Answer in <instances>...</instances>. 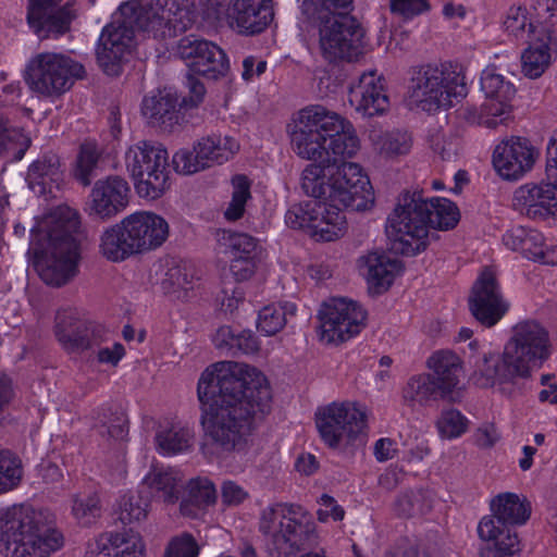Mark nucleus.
I'll return each instance as SVG.
<instances>
[{
	"mask_svg": "<svg viewBox=\"0 0 557 557\" xmlns=\"http://www.w3.org/2000/svg\"><path fill=\"white\" fill-rule=\"evenodd\" d=\"M197 395L200 424L219 455L246 448L251 418L263 413L271 399L263 373L235 361H220L207 368L198 381Z\"/></svg>",
	"mask_w": 557,
	"mask_h": 557,
	"instance_id": "1",
	"label": "nucleus"
},
{
	"mask_svg": "<svg viewBox=\"0 0 557 557\" xmlns=\"http://www.w3.org/2000/svg\"><path fill=\"white\" fill-rule=\"evenodd\" d=\"M549 356L546 329L533 320L519 322L502 354H485L478 359L473 383L482 388L496 387L500 394L511 396L518 381L529 379Z\"/></svg>",
	"mask_w": 557,
	"mask_h": 557,
	"instance_id": "2",
	"label": "nucleus"
},
{
	"mask_svg": "<svg viewBox=\"0 0 557 557\" xmlns=\"http://www.w3.org/2000/svg\"><path fill=\"white\" fill-rule=\"evenodd\" d=\"M293 151L305 160H323L336 165L360 149L354 125L338 113L320 104L307 106L287 125Z\"/></svg>",
	"mask_w": 557,
	"mask_h": 557,
	"instance_id": "3",
	"label": "nucleus"
},
{
	"mask_svg": "<svg viewBox=\"0 0 557 557\" xmlns=\"http://www.w3.org/2000/svg\"><path fill=\"white\" fill-rule=\"evenodd\" d=\"M0 553L5 557H50L64 544L45 511L14 507L0 516Z\"/></svg>",
	"mask_w": 557,
	"mask_h": 557,
	"instance_id": "4",
	"label": "nucleus"
},
{
	"mask_svg": "<svg viewBox=\"0 0 557 557\" xmlns=\"http://www.w3.org/2000/svg\"><path fill=\"white\" fill-rule=\"evenodd\" d=\"M169 233L164 218L151 211H137L104 228L99 251L111 262H122L158 249L166 242Z\"/></svg>",
	"mask_w": 557,
	"mask_h": 557,
	"instance_id": "5",
	"label": "nucleus"
},
{
	"mask_svg": "<svg viewBox=\"0 0 557 557\" xmlns=\"http://www.w3.org/2000/svg\"><path fill=\"white\" fill-rule=\"evenodd\" d=\"M79 227L77 212L60 210L59 218L48 231L47 247L35 252L34 267L47 285L60 287L77 274L78 244L75 234Z\"/></svg>",
	"mask_w": 557,
	"mask_h": 557,
	"instance_id": "6",
	"label": "nucleus"
},
{
	"mask_svg": "<svg viewBox=\"0 0 557 557\" xmlns=\"http://www.w3.org/2000/svg\"><path fill=\"white\" fill-rule=\"evenodd\" d=\"M299 510L295 505L274 504L261 511L259 530L272 557L294 556L314 536V523L305 515L298 519Z\"/></svg>",
	"mask_w": 557,
	"mask_h": 557,
	"instance_id": "7",
	"label": "nucleus"
},
{
	"mask_svg": "<svg viewBox=\"0 0 557 557\" xmlns=\"http://www.w3.org/2000/svg\"><path fill=\"white\" fill-rule=\"evenodd\" d=\"M428 208L421 191H405L399 196L386 223V233L396 252L416 256L426 249L430 231Z\"/></svg>",
	"mask_w": 557,
	"mask_h": 557,
	"instance_id": "8",
	"label": "nucleus"
},
{
	"mask_svg": "<svg viewBox=\"0 0 557 557\" xmlns=\"http://www.w3.org/2000/svg\"><path fill=\"white\" fill-rule=\"evenodd\" d=\"M124 161L139 197L154 200L169 188V153L161 144L139 140L126 150Z\"/></svg>",
	"mask_w": 557,
	"mask_h": 557,
	"instance_id": "9",
	"label": "nucleus"
},
{
	"mask_svg": "<svg viewBox=\"0 0 557 557\" xmlns=\"http://www.w3.org/2000/svg\"><path fill=\"white\" fill-rule=\"evenodd\" d=\"M315 424L325 445L348 450L364 443L367 412L356 403L334 401L318 409Z\"/></svg>",
	"mask_w": 557,
	"mask_h": 557,
	"instance_id": "10",
	"label": "nucleus"
},
{
	"mask_svg": "<svg viewBox=\"0 0 557 557\" xmlns=\"http://www.w3.org/2000/svg\"><path fill=\"white\" fill-rule=\"evenodd\" d=\"M84 75L85 67L69 55L42 52L28 61L24 78L32 91L52 98L67 91Z\"/></svg>",
	"mask_w": 557,
	"mask_h": 557,
	"instance_id": "11",
	"label": "nucleus"
},
{
	"mask_svg": "<svg viewBox=\"0 0 557 557\" xmlns=\"http://www.w3.org/2000/svg\"><path fill=\"white\" fill-rule=\"evenodd\" d=\"M120 15L121 20L102 29L96 49L99 66L110 76L121 74L123 63L135 46V30H141L136 18L139 16L137 1L121 4Z\"/></svg>",
	"mask_w": 557,
	"mask_h": 557,
	"instance_id": "12",
	"label": "nucleus"
},
{
	"mask_svg": "<svg viewBox=\"0 0 557 557\" xmlns=\"http://www.w3.org/2000/svg\"><path fill=\"white\" fill-rule=\"evenodd\" d=\"M318 20L322 55L330 62L357 60L362 53L364 37L359 21L347 13H320Z\"/></svg>",
	"mask_w": 557,
	"mask_h": 557,
	"instance_id": "13",
	"label": "nucleus"
},
{
	"mask_svg": "<svg viewBox=\"0 0 557 557\" xmlns=\"http://www.w3.org/2000/svg\"><path fill=\"white\" fill-rule=\"evenodd\" d=\"M463 77L445 65H424L412 73L408 95L412 103L432 112L451 106V97L461 95Z\"/></svg>",
	"mask_w": 557,
	"mask_h": 557,
	"instance_id": "14",
	"label": "nucleus"
},
{
	"mask_svg": "<svg viewBox=\"0 0 557 557\" xmlns=\"http://www.w3.org/2000/svg\"><path fill=\"white\" fill-rule=\"evenodd\" d=\"M335 166L327 182V199L354 211L370 209L374 203V195L361 166L354 162H342Z\"/></svg>",
	"mask_w": 557,
	"mask_h": 557,
	"instance_id": "15",
	"label": "nucleus"
},
{
	"mask_svg": "<svg viewBox=\"0 0 557 557\" xmlns=\"http://www.w3.org/2000/svg\"><path fill=\"white\" fill-rule=\"evenodd\" d=\"M321 339L327 344H341L359 334L367 319L362 307L347 298L325 301L319 312Z\"/></svg>",
	"mask_w": 557,
	"mask_h": 557,
	"instance_id": "16",
	"label": "nucleus"
},
{
	"mask_svg": "<svg viewBox=\"0 0 557 557\" xmlns=\"http://www.w3.org/2000/svg\"><path fill=\"white\" fill-rule=\"evenodd\" d=\"M138 27L153 38L175 37L194 24L193 13L175 1L151 0L138 3Z\"/></svg>",
	"mask_w": 557,
	"mask_h": 557,
	"instance_id": "17",
	"label": "nucleus"
},
{
	"mask_svg": "<svg viewBox=\"0 0 557 557\" xmlns=\"http://www.w3.org/2000/svg\"><path fill=\"white\" fill-rule=\"evenodd\" d=\"M174 53L185 62L189 72L208 79L216 81L225 76L230 69L224 50L197 35L181 38Z\"/></svg>",
	"mask_w": 557,
	"mask_h": 557,
	"instance_id": "18",
	"label": "nucleus"
},
{
	"mask_svg": "<svg viewBox=\"0 0 557 557\" xmlns=\"http://www.w3.org/2000/svg\"><path fill=\"white\" fill-rule=\"evenodd\" d=\"M469 309L474 319L486 327L496 325L509 310V302L491 270L485 269L474 282Z\"/></svg>",
	"mask_w": 557,
	"mask_h": 557,
	"instance_id": "19",
	"label": "nucleus"
},
{
	"mask_svg": "<svg viewBox=\"0 0 557 557\" xmlns=\"http://www.w3.org/2000/svg\"><path fill=\"white\" fill-rule=\"evenodd\" d=\"M539 157V151L523 137H511L496 146L493 164L506 180H519L530 172Z\"/></svg>",
	"mask_w": 557,
	"mask_h": 557,
	"instance_id": "20",
	"label": "nucleus"
},
{
	"mask_svg": "<svg viewBox=\"0 0 557 557\" xmlns=\"http://www.w3.org/2000/svg\"><path fill=\"white\" fill-rule=\"evenodd\" d=\"M63 0H28L27 23L40 38L63 35L70 29L75 14Z\"/></svg>",
	"mask_w": 557,
	"mask_h": 557,
	"instance_id": "21",
	"label": "nucleus"
},
{
	"mask_svg": "<svg viewBox=\"0 0 557 557\" xmlns=\"http://www.w3.org/2000/svg\"><path fill=\"white\" fill-rule=\"evenodd\" d=\"M131 188L120 176L98 180L90 190L87 210L89 215L109 220L125 210L129 202Z\"/></svg>",
	"mask_w": 557,
	"mask_h": 557,
	"instance_id": "22",
	"label": "nucleus"
},
{
	"mask_svg": "<svg viewBox=\"0 0 557 557\" xmlns=\"http://www.w3.org/2000/svg\"><path fill=\"white\" fill-rule=\"evenodd\" d=\"M548 181L519 186L512 196L513 208L532 220L557 215V183Z\"/></svg>",
	"mask_w": 557,
	"mask_h": 557,
	"instance_id": "23",
	"label": "nucleus"
},
{
	"mask_svg": "<svg viewBox=\"0 0 557 557\" xmlns=\"http://www.w3.org/2000/svg\"><path fill=\"white\" fill-rule=\"evenodd\" d=\"M349 103L363 117L382 115L389 108L382 76L376 71L366 72L349 88Z\"/></svg>",
	"mask_w": 557,
	"mask_h": 557,
	"instance_id": "24",
	"label": "nucleus"
},
{
	"mask_svg": "<svg viewBox=\"0 0 557 557\" xmlns=\"http://www.w3.org/2000/svg\"><path fill=\"white\" fill-rule=\"evenodd\" d=\"M228 17L242 34L261 33L271 23L270 0H231Z\"/></svg>",
	"mask_w": 557,
	"mask_h": 557,
	"instance_id": "25",
	"label": "nucleus"
},
{
	"mask_svg": "<svg viewBox=\"0 0 557 557\" xmlns=\"http://www.w3.org/2000/svg\"><path fill=\"white\" fill-rule=\"evenodd\" d=\"M478 533L485 543L481 557H513L520 550L517 533L510 528H500L497 520L482 519Z\"/></svg>",
	"mask_w": 557,
	"mask_h": 557,
	"instance_id": "26",
	"label": "nucleus"
},
{
	"mask_svg": "<svg viewBox=\"0 0 557 557\" xmlns=\"http://www.w3.org/2000/svg\"><path fill=\"white\" fill-rule=\"evenodd\" d=\"M181 483L177 471L152 467L139 484L138 493L146 499L174 504L180 498Z\"/></svg>",
	"mask_w": 557,
	"mask_h": 557,
	"instance_id": "27",
	"label": "nucleus"
},
{
	"mask_svg": "<svg viewBox=\"0 0 557 557\" xmlns=\"http://www.w3.org/2000/svg\"><path fill=\"white\" fill-rule=\"evenodd\" d=\"M359 271L376 293L386 290L403 270L398 259L384 252L372 251L358 260Z\"/></svg>",
	"mask_w": 557,
	"mask_h": 557,
	"instance_id": "28",
	"label": "nucleus"
},
{
	"mask_svg": "<svg viewBox=\"0 0 557 557\" xmlns=\"http://www.w3.org/2000/svg\"><path fill=\"white\" fill-rule=\"evenodd\" d=\"M177 107L178 97L164 89L143 99L141 113L149 125L170 132L181 120Z\"/></svg>",
	"mask_w": 557,
	"mask_h": 557,
	"instance_id": "29",
	"label": "nucleus"
},
{
	"mask_svg": "<svg viewBox=\"0 0 557 557\" xmlns=\"http://www.w3.org/2000/svg\"><path fill=\"white\" fill-rule=\"evenodd\" d=\"M60 158L52 152L45 153L28 168L26 181L28 187L38 196L51 195L62 181Z\"/></svg>",
	"mask_w": 557,
	"mask_h": 557,
	"instance_id": "30",
	"label": "nucleus"
},
{
	"mask_svg": "<svg viewBox=\"0 0 557 557\" xmlns=\"http://www.w3.org/2000/svg\"><path fill=\"white\" fill-rule=\"evenodd\" d=\"M428 368L440 391L446 396L450 395L459 384L462 370L461 359L457 354L448 349L434 351L426 361Z\"/></svg>",
	"mask_w": 557,
	"mask_h": 557,
	"instance_id": "31",
	"label": "nucleus"
},
{
	"mask_svg": "<svg viewBox=\"0 0 557 557\" xmlns=\"http://www.w3.org/2000/svg\"><path fill=\"white\" fill-rule=\"evenodd\" d=\"M493 515L483 519H494L500 528L524 524L531 515V506L527 498H520L515 493H503L491 502Z\"/></svg>",
	"mask_w": 557,
	"mask_h": 557,
	"instance_id": "32",
	"label": "nucleus"
},
{
	"mask_svg": "<svg viewBox=\"0 0 557 557\" xmlns=\"http://www.w3.org/2000/svg\"><path fill=\"white\" fill-rule=\"evenodd\" d=\"M239 149V144L230 136L208 135L195 144V153L205 169L228 161Z\"/></svg>",
	"mask_w": 557,
	"mask_h": 557,
	"instance_id": "33",
	"label": "nucleus"
},
{
	"mask_svg": "<svg viewBox=\"0 0 557 557\" xmlns=\"http://www.w3.org/2000/svg\"><path fill=\"white\" fill-rule=\"evenodd\" d=\"M342 205L323 201L324 211L317 216L311 235L317 240L332 242L341 238L347 231V222L342 211Z\"/></svg>",
	"mask_w": 557,
	"mask_h": 557,
	"instance_id": "34",
	"label": "nucleus"
},
{
	"mask_svg": "<svg viewBox=\"0 0 557 557\" xmlns=\"http://www.w3.org/2000/svg\"><path fill=\"white\" fill-rule=\"evenodd\" d=\"M404 404L408 407L429 406L432 401H436L447 396L440 391L434 382L433 376L428 373L411 376L401 391Z\"/></svg>",
	"mask_w": 557,
	"mask_h": 557,
	"instance_id": "35",
	"label": "nucleus"
},
{
	"mask_svg": "<svg viewBox=\"0 0 557 557\" xmlns=\"http://www.w3.org/2000/svg\"><path fill=\"white\" fill-rule=\"evenodd\" d=\"M216 491L207 478L191 479L187 485V495L181 503V512L187 517H197L205 507L214 504Z\"/></svg>",
	"mask_w": 557,
	"mask_h": 557,
	"instance_id": "36",
	"label": "nucleus"
},
{
	"mask_svg": "<svg viewBox=\"0 0 557 557\" xmlns=\"http://www.w3.org/2000/svg\"><path fill=\"white\" fill-rule=\"evenodd\" d=\"M157 449L165 456L176 455L188 450L194 442L190 429L178 424L160 426L154 436Z\"/></svg>",
	"mask_w": 557,
	"mask_h": 557,
	"instance_id": "37",
	"label": "nucleus"
},
{
	"mask_svg": "<svg viewBox=\"0 0 557 557\" xmlns=\"http://www.w3.org/2000/svg\"><path fill=\"white\" fill-rule=\"evenodd\" d=\"M98 548L100 557H141L144 545L135 534L115 533L101 537Z\"/></svg>",
	"mask_w": 557,
	"mask_h": 557,
	"instance_id": "38",
	"label": "nucleus"
},
{
	"mask_svg": "<svg viewBox=\"0 0 557 557\" xmlns=\"http://www.w3.org/2000/svg\"><path fill=\"white\" fill-rule=\"evenodd\" d=\"M296 309V305L288 301L263 307L258 315V330L268 336L276 334L295 315Z\"/></svg>",
	"mask_w": 557,
	"mask_h": 557,
	"instance_id": "39",
	"label": "nucleus"
},
{
	"mask_svg": "<svg viewBox=\"0 0 557 557\" xmlns=\"http://www.w3.org/2000/svg\"><path fill=\"white\" fill-rule=\"evenodd\" d=\"M221 240L225 247L224 253L230 260L248 257L261 258L262 248L258 240L246 233L223 232Z\"/></svg>",
	"mask_w": 557,
	"mask_h": 557,
	"instance_id": "40",
	"label": "nucleus"
},
{
	"mask_svg": "<svg viewBox=\"0 0 557 557\" xmlns=\"http://www.w3.org/2000/svg\"><path fill=\"white\" fill-rule=\"evenodd\" d=\"M429 230H450L459 221V210L457 206L446 198H432L426 200Z\"/></svg>",
	"mask_w": 557,
	"mask_h": 557,
	"instance_id": "41",
	"label": "nucleus"
},
{
	"mask_svg": "<svg viewBox=\"0 0 557 557\" xmlns=\"http://www.w3.org/2000/svg\"><path fill=\"white\" fill-rule=\"evenodd\" d=\"M95 428L102 437L123 441L128 432L127 418L122 410L101 408Z\"/></svg>",
	"mask_w": 557,
	"mask_h": 557,
	"instance_id": "42",
	"label": "nucleus"
},
{
	"mask_svg": "<svg viewBox=\"0 0 557 557\" xmlns=\"http://www.w3.org/2000/svg\"><path fill=\"white\" fill-rule=\"evenodd\" d=\"M412 145L411 134L401 129L386 132L375 141L379 153L386 159L407 156L411 151Z\"/></svg>",
	"mask_w": 557,
	"mask_h": 557,
	"instance_id": "43",
	"label": "nucleus"
},
{
	"mask_svg": "<svg viewBox=\"0 0 557 557\" xmlns=\"http://www.w3.org/2000/svg\"><path fill=\"white\" fill-rule=\"evenodd\" d=\"M552 61L550 48L544 41L530 45L521 55L522 72L529 78H539Z\"/></svg>",
	"mask_w": 557,
	"mask_h": 557,
	"instance_id": "44",
	"label": "nucleus"
},
{
	"mask_svg": "<svg viewBox=\"0 0 557 557\" xmlns=\"http://www.w3.org/2000/svg\"><path fill=\"white\" fill-rule=\"evenodd\" d=\"M431 509L432 499L426 492L421 490L400 494L394 504L396 515L403 518L423 516L430 512Z\"/></svg>",
	"mask_w": 557,
	"mask_h": 557,
	"instance_id": "45",
	"label": "nucleus"
},
{
	"mask_svg": "<svg viewBox=\"0 0 557 557\" xmlns=\"http://www.w3.org/2000/svg\"><path fill=\"white\" fill-rule=\"evenodd\" d=\"M323 201L310 200L304 203L293 205L285 214L287 226L294 230L312 231L317 216L323 212Z\"/></svg>",
	"mask_w": 557,
	"mask_h": 557,
	"instance_id": "46",
	"label": "nucleus"
},
{
	"mask_svg": "<svg viewBox=\"0 0 557 557\" xmlns=\"http://www.w3.org/2000/svg\"><path fill=\"white\" fill-rule=\"evenodd\" d=\"M85 331H82L78 339L71 341L66 338L64 342L70 348V354H81L84 351H95L99 346L108 341L109 332L100 323L84 320Z\"/></svg>",
	"mask_w": 557,
	"mask_h": 557,
	"instance_id": "47",
	"label": "nucleus"
},
{
	"mask_svg": "<svg viewBox=\"0 0 557 557\" xmlns=\"http://www.w3.org/2000/svg\"><path fill=\"white\" fill-rule=\"evenodd\" d=\"M99 158L100 152L96 143L85 141L81 145L74 176L83 186L90 185Z\"/></svg>",
	"mask_w": 557,
	"mask_h": 557,
	"instance_id": "48",
	"label": "nucleus"
},
{
	"mask_svg": "<svg viewBox=\"0 0 557 557\" xmlns=\"http://www.w3.org/2000/svg\"><path fill=\"white\" fill-rule=\"evenodd\" d=\"M22 476L21 459L11 450L0 448V495L15 488Z\"/></svg>",
	"mask_w": 557,
	"mask_h": 557,
	"instance_id": "49",
	"label": "nucleus"
},
{
	"mask_svg": "<svg viewBox=\"0 0 557 557\" xmlns=\"http://www.w3.org/2000/svg\"><path fill=\"white\" fill-rule=\"evenodd\" d=\"M84 320L78 319L71 310H60L55 315L54 335L61 347L70 354V348L64 342L66 338L78 339L82 331H85Z\"/></svg>",
	"mask_w": 557,
	"mask_h": 557,
	"instance_id": "50",
	"label": "nucleus"
},
{
	"mask_svg": "<svg viewBox=\"0 0 557 557\" xmlns=\"http://www.w3.org/2000/svg\"><path fill=\"white\" fill-rule=\"evenodd\" d=\"M510 101L485 99L478 116H473L472 121L485 127L495 128L504 124L510 117Z\"/></svg>",
	"mask_w": 557,
	"mask_h": 557,
	"instance_id": "51",
	"label": "nucleus"
},
{
	"mask_svg": "<svg viewBox=\"0 0 557 557\" xmlns=\"http://www.w3.org/2000/svg\"><path fill=\"white\" fill-rule=\"evenodd\" d=\"M481 89L485 95V99L511 101L516 94L513 85L509 81H506L503 75L495 73V71L491 69L482 73Z\"/></svg>",
	"mask_w": 557,
	"mask_h": 557,
	"instance_id": "52",
	"label": "nucleus"
},
{
	"mask_svg": "<svg viewBox=\"0 0 557 557\" xmlns=\"http://www.w3.org/2000/svg\"><path fill=\"white\" fill-rule=\"evenodd\" d=\"M301 188L314 198L313 200L330 201L327 199V183H325L324 169L320 164H308L302 171Z\"/></svg>",
	"mask_w": 557,
	"mask_h": 557,
	"instance_id": "53",
	"label": "nucleus"
},
{
	"mask_svg": "<svg viewBox=\"0 0 557 557\" xmlns=\"http://www.w3.org/2000/svg\"><path fill=\"white\" fill-rule=\"evenodd\" d=\"M30 146V138L20 127L9 125L8 121L0 116V154L15 150L22 158Z\"/></svg>",
	"mask_w": 557,
	"mask_h": 557,
	"instance_id": "54",
	"label": "nucleus"
},
{
	"mask_svg": "<svg viewBox=\"0 0 557 557\" xmlns=\"http://www.w3.org/2000/svg\"><path fill=\"white\" fill-rule=\"evenodd\" d=\"M520 252L525 258L544 264H555L557 262V251L555 249H547L543 235L535 230H528L527 238Z\"/></svg>",
	"mask_w": 557,
	"mask_h": 557,
	"instance_id": "55",
	"label": "nucleus"
},
{
	"mask_svg": "<svg viewBox=\"0 0 557 557\" xmlns=\"http://www.w3.org/2000/svg\"><path fill=\"white\" fill-rule=\"evenodd\" d=\"M100 513L101 505L97 493H77L72 496V515L76 520L90 523Z\"/></svg>",
	"mask_w": 557,
	"mask_h": 557,
	"instance_id": "56",
	"label": "nucleus"
},
{
	"mask_svg": "<svg viewBox=\"0 0 557 557\" xmlns=\"http://www.w3.org/2000/svg\"><path fill=\"white\" fill-rule=\"evenodd\" d=\"M148 513V499L138 496L125 495L120 500L119 519L123 524H131L146 519Z\"/></svg>",
	"mask_w": 557,
	"mask_h": 557,
	"instance_id": "57",
	"label": "nucleus"
},
{
	"mask_svg": "<svg viewBox=\"0 0 557 557\" xmlns=\"http://www.w3.org/2000/svg\"><path fill=\"white\" fill-rule=\"evenodd\" d=\"M232 200L224 212L227 221H237L244 215L247 200L250 198L249 183L245 176H237L234 181Z\"/></svg>",
	"mask_w": 557,
	"mask_h": 557,
	"instance_id": "58",
	"label": "nucleus"
},
{
	"mask_svg": "<svg viewBox=\"0 0 557 557\" xmlns=\"http://www.w3.org/2000/svg\"><path fill=\"white\" fill-rule=\"evenodd\" d=\"M506 32L516 38H524L533 32L527 8L510 7L504 21Z\"/></svg>",
	"mask_w": 557,
	"mask_h": 557,
	"instance_id": "59",
	"label": "nucleus"
},
{
	"mask_svg": "<svg viewBox=\"0 0 557 557\" xmlns=\"http://www.w3.org/2000/svg\"><path fill=\"white\" fill-rule=\"evenodd\" d=\"M436 425L443 437L455 438L466 432L468 420L460 411L448 409L441 413Z\"/></svg>",
	"mask_w": 557,
	"mask_h": 557,
	"instance_id": "60",
	"label": "nucleus"
},
{
	"mask_svg": "<svg viewBox=\"0 0 557 557\" xmlns=\"http://www.w3.org/2000/svg\"><path fill=\"white\" fill-rule=\"evenodd\" d=\"M199 550L195 537L184 532L169 542L163 557H198Z\"/></svg>",
	"mask_w": 557,
	"mask_h": 557,
	"instance_id": "61",
	"label": "nucleus"
},
{
	"mask_svg": "<svg viewBox=\"0 0 557 557\" xmlns=\"http://www.w3.org/2000/svg\"><path fill=\"white\" fill-rule=\"evenodd\" d=\"M173 165L177 173L190 175L205 170L203 163L195 153V146L193 150L181 149L173 156Z\"/></svg>",
	"mask_w": 557,
	"mask_h": 557,
	"instance_id": "62",
	"label": "nucleus"
},
{
	"mask_svg": "<svg viewBox=\"0 0 557 557\" xmlns=\"http://www.w3.org/2000/svg\"><path fill=\"white\" fill-rule=\"evenodd\" d=\"M261 258H238L230 260V271L238 282L248 281L255 274Z\"/></svg>",
	"mask_w": 557,
	"mask_h": 557,
	"instance_id": "63",
	"label": "nucleus"
},
{
	"mask_svg": "<svg viewBox=\"0 0 557 557\" xmlns=\"http://www.w3.org/2000/svg\"><path fill=\"white\" fill-rule=\"evenodd\" d=\"M428 9L426 0H391V11L405 18L419 15Z\"/></svg>",
	"mask_w": 557,
	"mask_h": 557,
	"instance_id": "64",
	"label": "nucleus"
}]
</instances>
